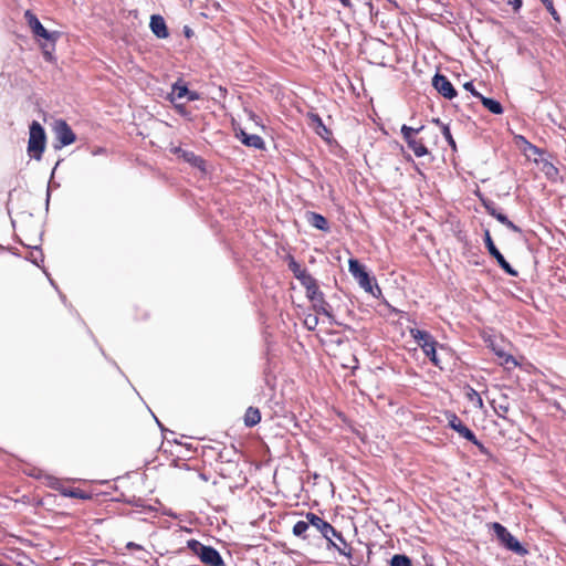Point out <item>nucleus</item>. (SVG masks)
Here are the masks:
<instances>
[{
	"label": "nucleus",
	"instance_id": "nucleus-43",
	"mask_svg": "<svg viewBox=\"0 0 566 566\" xmlns=\"http://www.w3.org/2000/svg\"><path fill=\"white\" fill-rule=\"evenodd\" d=\"M463 88L471 93V95L478 99H480V95H482L479 91L475 90L473 81H468L463 84Z\"/></svg>",
	"mask_w": 566,
	"mask_h": 566
},
{
	"label": "nucleus",
	"instance_id": "nucleus-18",
	"mask_svg": "<svg viewBox=\"0 0 566 566\" xmlns=\"http://www.w3.org/2000/svg\"><path fill=\"white\" fill-rule=\"evenodd\" d=\"M305 219L308 222L310 226L313 228L322 231V232H329L331 227L327 218L323 216L322 213L315 212V211H306L305 212Z\"/></svg>",
	"mask_w": 566,
	"mask_h": 566
},
{
	"label": "nucleus",
	"instance_id": "nucleus-40",
	"mask_svg": "<svg viewBox=\"0 0 566 566\" xmlns=\"http://www.w3.org/2000/svg\"><path fill=\"white\" fill-rule=\"evenodd\" d=\"M48 485L51 489L60 492L61 494H62V491H65V488H63L61 480L55 476H48Z\"/></svg>",
	"mask_w": 566,
	"mask_h": 566
},
{
	"label": "nucleus",
	"instance_id": "nucleus-36",
	"mask_svg": "<svg viewBox=\"0 0 566 566\" xmlns=\"http://www.w3.org/2000/svg\"><path fill=\"white\" fill-rule=\"evenodd\" d=\"M469 442L474 444L479 449L481 454L489 457V458L492 457V452L490 451V449L488 447H485V444L481 440H479L475 434L473 436V439L469 440Z\"/></svg>",
	"mask_w": 566,
	"mask_h": 566
},
{
	"label": "nucleus",
	"instance_id": "nucleus-34",
	"mask_svg": "<svg viewBox=\"0 0 566 566\" xmlns=\"http://www.w3.org/2000/svg\"><path fill=\"white\" fill-rule=\"evenodd\" d=\"M478 197H479V199H480V201H481V205L483 206V208L485 209V211H486L490 216H491L493 212H495V210L499 208V207H497V205H496L493 200H491V199H489V198L484 197L483 195L478 193Z\"/></svg>",
	"mask_w": 566,
	"mask_h": 566
},
{
	"label": "nucleus",
	"instance_id": "nucleus-9",
	"mask_svg": "<svg viewBox=\"0 0 566 566\" xmlns=\"http://www.w3.org/2000/svg\"><path fill=\"white\" fill-rule=\"evenodd\" d=\"M187 98L189 102H195L200 99V93L197 91L189 90V85L182 78H178L171 85V92L167 94L166 99L171 104H175V101Z\"/></svg>",
	"mask_w": 566,
	"mask_h": 566
},
{
	"label": "nucleus",
	"instance_id": "nucleus-57",
	"mask_svg": "<svg viewBox=\"0 0 566 566\" xmlns=\"http://www.w3.org/2000/svg\"><path fill=\"white\" fill-rule=\"evenodd\" d=\"M151 415H153V417H154V419H155L156 423L158 424V427H159L160 431H161L163 433H164V432H166V431H168V429H166V428L164 427V424L161 423V421H159V419H158V418H157L153 412H151Z\"/></svg>",
	"mask_w": 566,
	"mask_h": 566
},
{
	"label": "nucleus",
	"instance_id": "nucleus-35",
	"mask_svg": "<svg viewBox=\"0 0 566 566\" xmlns=\"http://www.w3.org/2000/svg\"><path fill=\"white\" fill-rule=\"evenodd\" d=\"M442 136L453 151H457V143L451 134L450 125L442 126Z\"/></svg>",
	"mask_w": 566,
	"mask_h": 566
},
{
	"label": "nucleus",
	"instance_id": "nucleus-11",
	"mask_svg": "<svg viewBox=\"0 0 566 566\" xmlns=\"http://www.w3.org/2000/svg\"><path fill=\"white\" fill-rule=\"evenodd\" d=\"M431 85L446 99L451 101L458 95V91L451 81L439 71L434 73Z\"/></svg>",
	"mask_w": 566,
	"mask_h": 566
},
{
	"label": "nucleus",
	"instance_id": "nucleus-12",
	"mask_svg": "<svg viewBox=\"0 0 566 566\" xmlns=\"http://www.w3.org/2000/svg\"><path fill=\"white\" fill-rule=\"evenodd\" d=\"M305 518L308 520L311 531L316 535V533L319 534L317 539L323 541V536L331 534H335V527L325 518L321 517L319 515L307 512L305 513Z\"/></svg>",
	"mask_w": 566,
	"mask_h": 566
},
{
	"label": "nucleus",
	"instance_id": "nucleus-31",
	"mask_svg": "<svg viewBox=\"0 0 566 566\" xmlns=\"http://www.w3.org/2000/svg\"><path fill=\"white\" fill-rule=\"evenodd\" d=\"M496 263L497 265L501 268V270L510 275V276H517L518 275V271L515 270L507 261L506 259L503 256H501L500 259L496 260Z\"/></svg>",
	"mask_w": 566,
	"mask_h": 566
},
{
	"label": "nucleus",
	"instance_id": "nucleus-8",
	"mask_svg": "<svg viewBox=\"0 0 566 566\" xmlns=\"http://www.w3.org/2000/svg\"><path fill=\"white\" fill-rule=\"evenodd\" d=\"M55 142L54 149L59 150L70 146L76 140V134L65 119H57L54 124Z\"/></svg>",
	"mask_w": 566,
	"mask_h": 566
},
{
	"label": "nucleus",
	"instance_id": "nucleus-41",
	"mask_svg": "<svg viewBox=\"0 0 566 566\" xmlns=\"http://www.w3.org/2000/svg\"><path fill=\"white\" fill-rule=\"evenodd\" d=\"M493 409H494L495 413H496L500 418H502V419H504V420H506V421H509V422H512V421H511V420L505 416V413H506V412L509 411V409H510L509 403H506V405L500 403L499 406H493Z\"/></svg>",
	"mask_w": 566,
	"mask_h": 566
},
{
	"label": "nucleus",
	"instance_id": "nucleus-39",
	"mask_svg": "<svg viewBox=\"0 0 566 566\" xmlns=\"http://www.w3.org/2000/svg\"><path fill=\"white\" fill-rule=\"evenodd\" d=\"M48 485L51 489L60 492L61 494H62V491H65V488H63L61 480L55 476H48Z\"/></svg>",
	"mask_w": 566,
	"mask_h": 566
},
{
	"label": "nucleus",
	"instance_id": "nucleus-33",
	"mask_svg": "<svg viewBox=\"0 0 566 566\" xmlns=\"http://www.w3.org/2000/svg\"><path fill=\"white\" fill-rule=\"evenodd\" d=\"M467 398L470 401H472L475 405V407H478L480 409L483 408V399H482L481 395L471 386H468Z\"/></svg>",
	"mask_w": 566,
	"mask_h": 566
},
{
	"label": "nucleus",
	"instance_id": "nucleus-24",
	"mask_svg": "<svg viewBox=\"0 0 566 566\" xmlns=\"http://www.w3.org/2000/svg\"><path fill=\"white\" fill-rule=\"evenodd\" d=\"M301 285L306 290V296L314 294L317 289V280L310 273H306L303 277H300Z\"/></svg>",
	"mask_w": 566,
	"mask_h": 566
},
{
	"label": "nucleus",
	"instance_id": "nucleus-29",
	"mask_svg": "<svg viewBox=\"0 0 566 566\" xmlns=\"http://www.w3.org/2000/svg\"><path fill=\"white\" fill-rule=\"evenodd\" d=\"M33 249H34L35 253L32 252L31 255L29 258H27V260L30 261L35 266L41 268L43 270L44 269L43 268V262H44L43 252L40 247H34Z\"/></svg>",
	"mask_w": 566,
	"mask_h": 566
},
{
	"label": "nucleus",
	"instance_id": "nucleus-46",
	"mask_svg": "<svg viewBox=\"0 0 566 566\" xmlns=\"http://www.w3.org/2000/svg\"><path fill=\"white\" fill-rule=\"evenodd\" d=\"M126 548L130 549V551H140L144 554V556L149 555V553L147 551H145L142 545H139V544H137L135 542H128L126 544Z\"/></svg>",
	"mask_w": 566,
	"mask_h": 566
},
{
	"label": "nucleus",
	"instance_id": "nucleus-21",
	"mask_svg": "<svg viewBox=\"0 0 566 566\" xmlns=\"http://www.w3.org/2000/svg\"><path fill=\"white\" fill-rule=\"evenodd\" d=\"M483 242H484V245L489 252V254L496 261L497 259H500L501 256H503V254L501 253V251L497 249V247L495 245L492 237H491V232L489 229H484L483 231Z\"/></svg>",
	"mask_w": 566,
	"mask_h": 566
},
{
	"label": "nucleus",
	"instance_id": "nucleus-62",
	"mask_svg": "<svg viewBox=\"0 0 566 566\" xmlns=\"http://www.w3.org/2000/svg\"><path fill=\"white\" fill-rule=\"evenodd\" d=\"M108 360L112 363V365H113V366H115V368H116V369H117V370H118L123 376H125V375H124V373L122 371V369L119 368V366L116 364V361H115V360H111V359H108Z\"/></svg>",
	"mask_w": 566,
	"mask_h": 566
},
{
	"label": "nucleus",
	"instance_id": "nucleus-44",
	"mask_svg": "<svg viewBox=\"0 0 566 566\" xmlns=\"http://www.w3.org/2000/svg\"><path fill=\"white\" fill-rule=\"evenodd\" d=\"M501 224L505 226L509 230L515 233H522V228L515 224L513 221H511L509 217Z\"/></svg>",
	"mask_w": 566,
	"mask_h": 566
},
{
	"label": "nucleus",
	"instance_id": "nucleus-49",
	"mask_svg": "<svg viewBox=\"0 0 566 566\" xmlns=\"http://www.w3.org/2000/svg\"><path fill=\"white\" fill-rule=\"evenodd\" d=\"M501 358L503 359L502 364H505V365L512 364L514 367L518 366V363H517L516 358L513 355H511V354H509L506 352L504 354V357H501Z\"/></svg>",
	"mask_w": 566,
	"mask_h": 566
},
{
	"label": "nucleus",
	"instance_id": "nucleus-20",
	"mask_svg": "<svg viewBox=\"0 0 566 566\" xmlns=\"http://www.w3.org/2000/svg\"><path fill=\"white\" fill-rule=\"evenodd\" d=\"M479 101L493 115H502L504 113V107L501 102L493 97L480 95Z\"/></svg>",
	"mask_w": 566,
	"mask_h": 566
},
{
	"label": "nucleus",
	"instance_id": "nucleus-55",
	"mask_svg": "<svg viewBox=\"0 0 566 566\" xmlns=\"http://www.w3.org/2000/svg\"><path fill=\"white\" fill-rule=\"evenodd\" d=\"M104 154H106L105 147H96L92 150L93 156H99V155H104Z\"/></svg>",
	"mask_w": 566,
	"mask_h": 566
},
{
	"label": "nucleus",
	"instance_id": "nucleus-2",
	"mask_svg": "<svg viewBox=\"0 0 566 566\" xmlns=\"http://www.w3.org/2000/svg\"><path fill=\"white\" fill-rule=\"evenodd\" d=\"M348 271L366 293L373 296L381 294L376 277L369 273L367 266L358 259L350 258L348 260Z\"/></svg>",
	"mask_w": 566,
	"mask_h": 566
},
{
	"label": "nucleus",
	"instance_id": "nucleus-4",
	"mask_svg": "<svg viewBox=\"0 0 566 566\" xmlns=\"http://www.w3.org/2000/svg\"><path fill=\"white\" fill-rule=\"evenodd\" d=\"M490 530L493 531L499 544L509 552H512L518 556H526L528 549L526 546L514 536L506 526L499 522H493L490 525Z\"/></svg>",
	"mask_w": 566,
	"mask_h": 566
},
{
	"label": "nucleus",
	"instance_id": "nucleus-60",
	"mask_svg": "<svg viewBox=\"0 0 566 566\" xmlns=\"http://www.w3.org/2000/svg\"><path fill=\"white\" fill-rule=\"evenodd\" d=\"M61 161H62V159H59V160L56 161V164L54 165V167H53V169H52V172H51L50 181L53 179V177H54V172H55V170H56L57 166L61 164Z\"/></svg>",
	"mask_w": 566,
	"mask_h": 566
},
{
	"label": "nucleus",
	"instance_id": "nucleus-38",
	"mask_svg": "<svg viewBox=\"0 0 566 566\" xmlns=\"http://www.w3.org/2000/svg\"><path fill=\"white\" fill-rule=\"evenodd\" d=\"M125 503L135 507H142L144 511H153V506L146 505L140 497L132 496L129 500H125Z\"/></svg>",
	"mask_w": 566,
	"mask_h": 566
},
{
	"label": "nucleus",
	"instance_id": "nucleus-1",
	"mask_svg": "<svg viewBox=\"0 0 566 566\" xmlns=\"http://www.w3.org/2000/svg\"><path fill=\"white\" fill-rule=\"evenodd\" d=\"M187 549L205 566H226L220 552L211 545H206L196 538H190L186 542V547L179 548L176 551V554L184 556L187 554Z\"/></svg>",
	"mask_w": 566,
	"mask_h": 566
},
{
	"label": "nucleus",
	"instance_id": "nucleus-58",
	"mask_svg": "<svg viewBox=\"0 0 566 566\" xmlns=\"http://www.w3.org/2000/svg\"><path fill=\"white\" fill-rule=\"evenodd\" d=\"M431 123L439 126L441 129H442V126L443 125H447L446 123H443L439 117H434L431 119Z\"/></svg>",
	"mask_w": 566,
	"mask_h": 566
},
{
	"label": "nucleus",
	"instance_id": "nucleus-52",
	"mask_svg": "<svg viewBox=\"0 0 566 566\" xmlns=\"http://www.w3.org/2000/svg\"><path fill=\"white\" fill-rule=\"evenodd\" d=\"M182 33L187 39H191L195 35L193 30L189 25H184Z\"/></svg>",
	"mask_w": 566,
	"mask_h": 566
},
{
	"label": "nucleus",
	"instance_id": "nucleus-5",
	"mask_svg": "<svg viewBox=\"0 0 566 566\" xmlns=\"http://www.w3.org/2000/svg\"><path fill=\"white\" fill-rule=\"evenodd\" d=\"M46 147V133L44 127L38 122L32 120L29 125V140L27 153L31 159L40 161Z\"/></svg>",
	"mask_w": 566,
	"mask_h": 566
},
{
	"label": "nucleus",
	"instance_id": "nucleus-61",
	"mask_svg": "<svg viewBox=\"0 0 566 566\" xmlns=\"http://www.w3.org/2000/svg\"><path fill=\"white\" fill-rule=\"evenodd\" d=\"M345 8H350L352 2L350 0H338Z\"/></svg>",
	"mask_w": 566,
	"mask_h": 566
},
{
	"label": "nucleus",
	"instance_id": "nucleus-54",
	"mask_svg": "<svg viewBox=\"0 0 566 566\" xmlns=\"http://www.w3.org/2000/svg\"><path fill=\"white\" fill-rule=\"evenodd\" d=\"M245 112L248 113V116L251 120H253L256 125H260V117L253 112V111H247Z\"/></svg>",
	"mask_w": 566,
	"mask_h": 566
},
{
	"label": "nucleus",
	"instance_id": "nucleus-48",
	"mask_svg": "<svg viewBox=\"0 0 566 566\" xmlns=\"http://www.w3.org/2000/svg\"><path fill=\"white\" fill-rule=\"evenodd\" d=\"M318 324V317L317 316H308L306 319H305V325L307 327L308 331H313L315 329L316 325Z\"/></svg>",
	"mask_w": 566,
	"mask_h": 566
},
{
	"label": "nucleus",
	"instance_id": "nucleus-16",
	"mask_svg": "<svg viewBox=\"0 0 566 566\" xmlns=\"http://www.w3.org/2000/svg\"><path fill=\"white\" fill-rule=\"evenodd\" d=\"M149 29L151 33L159 40L168 39L170 35L165 18L158 13L150 15Z\"/></svg>",
	"mask_w": 566,
	"mask_h": 566
},
{
	"label": "nucleus",
	"instance_id": "nucleus-6",
	"mask_svg": "<svg viewBox=\"0 0 566 566\" xmlns=\"http://www.w3.org/2000/svg\"><path fill=\"white\" fill-rule=\"evenodd\" d=\"M323 541H325L327 551L337 552L347 559L350 566H358L360 564V559L355 556L353 547L345 539L342 532L335 528V534L323 536Z\"/></svg>",
	"mask_w": 566,
	"mask_h": 566
},
{
	"label": "nucleus",
	"instance_id": "nucleus-27",
	"mask_svg": "<svg viewBox=\"0 0 566 566\" xmlns=\"http://www.w3.org/2000/svg\"><path fill=\"white\" fill-rule=\"evenodd\" d=\"M62 495L65 497H72V499H80V500H90L92 499V495L81 489H65V491H62Z\"/></svg>",
	"mask_w": 566,
	"mask_h": 566
},
{
	"label": "nucleus",
	"instance_id": "nucleus-17",
	"mask_svg": "<svg viewBox=\"0 0 566 566\" xmlns=\"http://www.w3.org/2000/svg\"><path fill=\"white\" fill-rule=\"evenodd\" d=\"M308 119L315 130V133L324 140L329 142L333 135L332 130L324 124L319 114L310 112L307 114Z\"/></svg>",
	"mask_w": 566,
	"mask_h": 566
},
{
	"label": "nucleus",
	"instance_id": "nucleus-23",
	"mask_svg": "<svg viewBox=\"0 0 566 566\" xmlns=\"http://www.w3.org/2000/svg\"><path fill=\"white\" fill-rule=\"evenodd\" d=\"M424 128L423 125L419 126V127H411V126H408L406 124H403L400 128V133L402 135V138L403 140L406 142L407 146H409V144L415 140L417 137V135L422 132Z\"/></svg>",
	"mask_w": 566,
	"mask_h": 566
},
{
	"label": "nucleus",
	"instance_id": "nucleus-37",
	"mask_svg": "<svg viewBox=\"0 0 566 566\" xmlns=\"http://www.w3.org/2000/svg\"><path fill=\"white\" fill-rule=\"evenodd\" d=\"M539 1L544 4V7L548 11V13L554 19V21L559 23L560 22V15H559V13L557 12V10L554 7L553 0H539Z\"/></svg>",
	"mask_w": 566,
	"mask_h": 566
},
{
	"label": "nucleus",
	"instance_id": "nucleus-45",
	"mask_svg": "<svg viewBox=\"0 0 566 566\" xmlns=\"http://www.w3.org/2000/svg\"><path fill=\"white\" fill-rule=\"evenodd\" d=\"M231 454H235V450H232V451H220L219 455H218V459L221 462L230 463V462H233V459H232Z\"/></svg>",
	"mask_w": 566,
	"mask_h": 566
},
{
	"label": "nucleus",
	"instance_id": "nucleus-22",
	"mask_svg": "<svg viewBox=\"0 0 566 566\" xmlns=\"http://www.w3.org/2000/svg\"><path fill=\"white\" fill-rule=\"evenodd\" d=\"M244 426L248 428H253L261 421V412L259 408L256 407H249L245 410L244 417H243Z\"/></svg>",
	"mask_w": 566,
	"mask_h": 566
},
{
	"label": "nucleus",
	"instance_id": "nucleus-50",
	"mask_svg": "<svg viewBox=\"0 0 566 566\" xmlns=\"http://www.w3.org/2000/svg\"><path fill=\"white\" fill-rule=\"evenodd\" d=\"M42 49H43V54H44V57L46 61H52L53 60V55H52V49H51V45L50 43H45V44H42Z\"/></svg>",
	"mask_w": 566,
	"mask_h": 566
},
{
	"label": "nucleus",
	"instance_id": "nucleus-47",
	"mask_svg": "<svg viewBox=\"0 0 566 566\" xmlns=\"http://www.w3.org/2000/svg\"><path fill=\"white\" fill-rule=\"evenodd\" d=\"M507 6H511L514 12H520L523 7V0H504Z\"/></svg>",
	"mask_w": 566,
	"mask_h": 566
},
{
	"label": "nucleus",
	"instance_id": "nucleus-19",
	"mask_svg": "<svg viewBox=\"0 0 566 566\" xmlns=\"http://www.w3.org/2000/svg\"><path fill=\"white\" fill-rule=\"evenodd\" d=\"M292 533L294 536L308 542H311V539L316 538V535L311 531V526L307 518L305 521H297L293 525Z\"/></svg>",
	"mask_w": 566,
	"mask_h": 566
},
{
	"label": "nucleus",
	"instance_id": "nucleus-32",
	"mask_svg": "<svg viewBox=\"0 0 566 566\" xmlns=\"http://www.w3.org/2000/svg\"><path fill=\"white\" fill-rule=\"evenodd\" d=\"M172 106L175 111L186 120L192 122L195 119L192 113L188 111L184 103H178L177 101H175V104H172Z\"/></svg>",
	"mask_w": 566,
	"mask_h": 566
},
{
	"label": "nucleus",
	"instance_id": "nucleus-63",
	"mask_svg": "<svg viewBox=\"0 0 566 566\" xmlns=\"http://www.w3.org/2000/svg\"><path fill=\"white\" fill-rule=\"evenodd\" d=\"M59 295H60L61 301L66 305V296L60 291H59Z\"/></svg>",
	"mask_w": 566,
	"mask_h": 566
},
{
	"label": "nucleus",
	"instance_id": "nucleus-13",
	"mask_svg": "<svg viewBox=\"0 0 566 566\" xmlns=\"http://www.w3.org/2000/svg\"><path fill=\"white\" fill-rule=\"evenodd\" d=\"M234 136L245 147H251L258 150L265 149V142L260 135L249 134L242 127L234 128Z\"/></svg>",
	"mask_w": 566,
	"mask_h": 566
},
{
	"label": "nucleus",
	"instance_id": "nucleus-15",
	"mask_svg": "<svg viewBox=\"0 0 566 566\" xmlns=\"http://www.w3.org/2000/svg\"><path fill=\"white\" fill-rule=\"evenodd\" d=\"M447 420L449 428L459 433L460 437H462L467 441L473 439V436L475 434L474 431L470 429L467 424H464L462 420L457 416V413L448 412Z\"/></svg>",
	"mask_w": 566,
	"mask_h": 566
},
{
	"label": "nucleus",
	"instance_id": "nucleus-56",
	"mask_svg": "<svg viewBox=\"0 0 566 566\" xmlns=\"http://www.w3.org/2000/svg\"><path fill=\"white\" fill-rule=\"evenodd\" d=\"M50 198H51V186L49 185L48 189H46V198H45V209L46 210L49 209Z\"/></svg>",
	"mask_w": 566,
	"mask_h": 566
},
{
	"label": "nucleus",
	"instance_id": "nucleus-30",
	"mask_svg": "<svg viewBox=\"0 0 566 566\" xmlns=\"http://www.w3.org/2000/svg\"><path fill=\"white\" fill-rule=\"evenodd\" d=\"M496 263L497 265L501 268V270L510 275V276H517L518 275V271L515 270L507 261L506 259L503 256H501L500 259L496 260Z\"/></svg>",
	"mask_w": 566,
	"mask_h": 566
},
{
	"label": "nucleus",
	"instance_id": "nucleus-59",
	"mask_svg": "<svg viewBox=\"0 0 566 566\" xmlns=\"http://www.w3.org/2000/svg\"><path fill=\"white\" fill-rule=\"evenodd\" d=\"M43 272H44V274L48 276V279H49V281H50V284H51V285H52L56 291H59V290H57V285H56V283L54 282V280H52V279L50 277V274L48 273V271H46L45 269H43Z\"/></svg>",
	"mask_w": 566,
	"mask_h": 566
},
{
	"label": "nucleus",
	"instance_id": "nucleus-7",
	"mask_svg": "<svg viewBox=\"0 0 566 566\" xmlns=\"http://www.w3.org/2000/svg\"><path fill=\"white\" fill-rule=\"evenodd\" d=\"M24 18L28 22L29 28L31 29L32 34L39 41L44 40L50 43L51 49L55 50V43L60 38V32L57 31H49L43 27L39 18L31 10H27L24 12Z\"/></svg>",
	"mask_w": 566,
	"mask_h": 566
},
{
	"label": "nucleus",
	"instance_id": "nucleus-53",
	"mask_svg": "<svg viewBox=\"0 0 566 566\" xmlns=\"http://www.w3.org/2000/svg\"><path fill=\"white\" fill-rule=\"evenodd\" d=\"M520 138L528 146L530 149L533 150V153H535V154H541L542 153V150L538 147H536L535 145H533L530 142H527L525 137L520 136Z\"/></svg>",
	"mask_w": 566,
	"mask_h": 566
},
{
	"label": "nucleus",
	"instance_id": "nucleus-26",
	"mask_svg": "<svg viewBox=\"0 0 566 566\" xmlns=\"http://www.w3.org/2000/svg\"><path fill=\"white\" fill-rule=\"evenodd\" d=\"M408 148L411 149L413 151L415 156L418 158L429 155V149L424 145L422 139L416 138L415 140H412L409 144Z\"/></svg>",
	"mask_w": 566,
	"mask_h": 566
},
{
	"label": "nucleus",
	"instance_id": "nucleus-28",
	"mask_svg": "<svg viewBox=\"0 0 566 566\" xmlns=\"http://www.w3.org/2000/svg\"><path fill=\"white\" fill-rule=\"evenodd\" d=\"M390 566H413L412 559L406 554H395L389 559Z\"/></svg>",
	"mask_w": 566,
	"mask_h": 566
},
{
	"label": "nucleus",
	"instance_id": "nucleus-42",
	"mask_svg": "<svg viewBox=\"0 0 566 566\" xmlns=\"http://www.w3.org/2000/svg\"><path fill=\"white\" fill-rule=\"evenodd\" d=\"M489 347L490 349L492 350V353L497 356L499 358L501 357H504V354H505V350L504 348L499 345L497 343L491 340L490 344H489Z\"/></svg>",
	"mask_w": 566,
	"mask_h": 566
},
{
	"label": "nucleus",
	"instance_id": "nucleus-25",
	"mask_svg": "<svg viewBox=\"0 0 566 566\" xmlns=\"http://www.w3.org/2000/svg\"><path fill=\"white\" fill-rule=\"evenodd\" d=\"M286 260L289 270L294 274V276L297 280H300V277H303L306 273H308V271L306 269H303L293 255L289 254Z\"/></svg>",
	"mask_w": 566,
	"mask_h": 566
},
{
	"label": "nucleus",
	"instance_id": "nucleus-3",
	"mask_svg": "<svg viewBox=\"0 0 566 566\" xmlns=\"http://www.w3.org/2000/svg\"><path fill=\"white\" fill-rule=\"evenodd\" d=\"M410 336L415 339L417 345L422 349L423 354L436 367L442 369L441 360L437 354L439 343L432 334L426 329L410 328Z\"/></svg>",
	"mask_w": 566,
	"mask_h": 566
},
{
	"label": "nucleus",
	"instance_id": "nucleus-14",
	"mask_svg": "<svg viewBox=\"0 0 566 566\" xmlns=\"http://www.w3.org/2000/svg\"><path fill=\"white\" fill-rule=\"evenodd\" d=\"M172 153L189 164L192 168L199 169L200 171H206V160L201 156L196 155L193 151L182 149L181 147H176L172 149Z\"/></svg>",
	"mask_w": 566,
	"mask_h": 566
},
{
	"label": "nucleus",
	"instance_id": "nucleus-51",
	"mask_svg": "<svg viewBox=\"0 0 566 566\" xmlns=\"http://www.w3.org/2000/svg\"><path fill=\"white\" fill-rule=\"evenodd\" d=\"M491 216L494 219H496L500 223H502L507 218V216L500 208H497L495 212H493Z\"/></svg>",
	"mask_w": 566,
	"mask_h": 566
},
{
	"label": "nucleus",
	"instance_id": "nucleus-64",
	"mask_svg": "<svg viewBox=\"0 0 566 566\" xmlns=\"http://www.w3.org/2000/svg\"><path fill=\"white\" fill-rule=\"evenodd\" d=\"M186 566H199V565H197V564H192V563H190V560H188V562L186 563Z\"/></svg>",
	"mask_w": 566,
	"mask_h": 566
},
{
	"label": "nucleus",
	"instance_id": "nucleus-10",
	"mask_svg": "<svg viewBox=\"0 0 566 566\" xmlns=\"http://www.w3.org/2000/svg\"><path fill=\"white\" fill-rule=\"evenodd\" d=\"M311 302L313 310L317 314H323L328 318V322L331 325H337L342 326V323H339L335 316L332 313V306L331 304L325 300L324 293L321 291V289H317L314 294H311L306 296Z\"/></svg>",
	"mask_w": 566,
	"mask_h": 566
}]
</instances>
